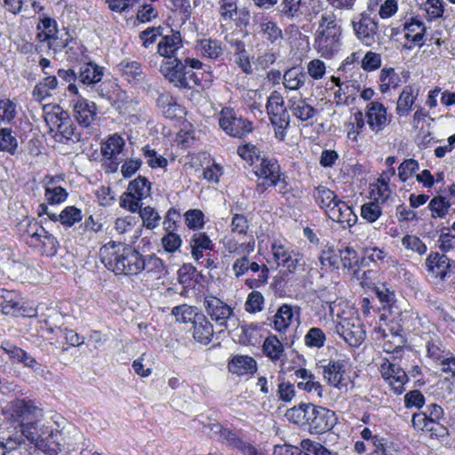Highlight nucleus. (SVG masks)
<instances>
[{"mask_svg": "<svg viewBox=\"0 0 455 455\" xmlns=\"http://www.w3.org/2000/svg\"><path fill=\"white\" fill-rule=\"evenodd\" d=\"M328 217L342 225L343 228L354 226L357 220V216L352 208L342 200L338 202L335 208L328 210Z\"/></svg>", "mask_w": 455, "mask_h": 455, "instance_id": "393cba45", "label": "nucleus"}, {"mask_svg": "<svg viewBox=\"0 0 455 455\" xmlns=\"http://www.w3.org/2000/svg\"><path fill=\"white\" fill-rule=\"evenodd\" d=\"M339 259L345 268L353 269L358 266L360 258L356 251L347 246L343 250H339Z\"/></svg>", "mask_w": 455, "mask_h": 455, "instance_id": "338daca9", "label": "nucleus"}, {"mask_svg": "<svg viewBox=\"0 0 455 455\" xmlns=\"http://www.w3.org/2000/svg\"><path fill=\"white\" fill-rule=\"evenodd\" d=\"M60 222L68 228L74 226L83 219L82 211L76 206H67L60 213Z\"/></svg>", "mask_w": 455, "mask_h": 455, "instance_id": "bf43d9fd", "label": "nucleus"}, {"mask_svg": "<svg viewBox=\"0 0 455 455\" xmlns=\"http://www.w3.org/2000/svg\"><path fill=\"white\" fill-rule=\"evenodd\" d=\"M266 108L269 116L270 121L277 119L278 117H289L287 112L288 107H284L283 97L277 91H274L269 95L266 105Z\"/></svg>", "mask_w": 455, "mask_h": 455, "instance_id": "58836bf2", "label": "nucleus"}, {"mask_svg": "<svg viewBox=\"0 0 455 455\" xmlns=\"http://www.w3.org/2000/svg\"><path fill=\"white\" fill-rule=\"evenodd\" d=\"M228 368L233 374L244 376L257 371V363L249 355H236L228 362Z\"/></svg>", "mask_w": 455, "mask_h": 455, "instance_id": "c756f323", "label": "nucleus"}, {"mask_svg": "<svg viewBox=\"0 0 455 455\" xmlns=\"http://www.w3.org/2000/svg\"><path fill=\"white\" fill-rule=\"evenodd\" d=\"M79 81L85 85H92L101 81L103 69L95 63L88 62L81 65L78 72Z\"/></svg>", "mask_w": 455, "mask_h": 455, "instance_id": "a19ab883", "label": "nucleus"}, {"mask_svg": "<svg viewBox=\"0 0 455 455\" xmlns=\"http://www.w3.org/2000/svg\"><path fill=\"white\" fill-rule=\"evenodd\" d=\"M101 262L116 275L140 273L141 256L138 251L114 242L103 245L100 251Z\"/></svg>", "mask_w": 455, "mask_h": 455, "instance_id": "f03ea898", "label": "nucleus"}, {"mask_svg": "<svg viewBox=\"0 0 455 455\" xmlns=\"http://www.w3.org/2000/svg\"><path fill=\"white\" fill-rule=\"evenodd\" d=\"M172 315L176 317L178 322L184 323H192L194 325L198 316L202 314L197 312L196 307L183 304L173 307Z\"/></svg>", "mask_w": 455, "mask_h": 455, "instance_id": "4d7b16f0", "label": "nucleus"}, {"mask_svg": "<svg viewBox=\"0 0 455 455\" xmlns=\"http://www.w3.org/2000/svg\"><path fill=\"white\" fill-rule=\"evenodd\" d=\"M444 4L443 0H426L421 4L420 10L427 21H433L443 17Z\"/></svg>", "mask_w": 455, "mask_h": 455, "instance_id": "603ef678", "label": "nucleus"}, {"mask_svg": "<svg viewBox=\"0 0 455 455\" xmlns=\"http://www.w3.org/2000/svg\"><path fill=\"white\" fill-rule=\"evenodd\" d=\"M336 332L349 346L357 347L365 339V331L358 317H339L336 324Z\"/></svg>", "mask_w": 455, "mask_h": 455, "instance_id": "9d476101", "label": "nucleus"}, {"mask_svg": "<svg viewBox=\"0 0 455 455\" xmlns=\"http://www.w3.org/2000/svg\"><path fill=\"white\" fill-rule=\"evenodd\" d=\"M156 105L163 115L173 119L183 113V110L176 100L168 92H162L156 99Z\"/></svg>", "mask_w": 455, "mask_h": 455, "instance_id": "4c0bfd02", "label": "nucleus"}, {"mask_svg": "<svg viewBox=\"0 0 455 455\" xmlns=\"http://www.w3.org/2000/svg\"><path fill=\"white\" fill-rule=\"evenodd\" d=\"M304 340L307 347L320 348L324 346L326 336L322 329L313 327L308 330Z\"/></svg>", "mask_w": 455, "mask_h": 455, "instance_id": "0e129e2a", "label": "nucleus"}, {"mask_svg": "<svg viewBox=\"0 0 455 455\" xmlns=\"http://www.w3.org/2000/svg\"><path fill=\"white\" fill-rule=\"evenodd\" d=\"M36 29L38 30L36 38L42 43L53 36L54 34H59L56 20L49 17L41 19L36 26Z\"/></svg>", "mask_w": 455, "mask_h": 455, "instance_id": "5fc2aeb1", "label": "nucleus"}, {"mask_svg": "<svg viewBox=\"0 0 455 455\" xmlns=\"http://www.w3.org/2000/svg\"><path fill=\"white\" fill-rule=\"evenodd\" d=\"M21 308L19 296L7 290H0V309L4 315H16Z\"/></svg>", "mask_w": 455, "mask_h": 455, "instance_id": "c03bdc74", "label": "nucleus"}, {"mask_svg": "<svg viewBox=\"0 0 455 455\" xmlns=\"http://www.w3.org/2000/svg\"><path fill=\"white\" fill-rule=\"evenodd\" d=\"M427 271L435 277L444 280L450 269V259L445 254L430 253L426 259Z\"/></svg>", "mask_w": 455, "mask_h": 455, "instance_id": "cd10ccee", "label": "nucleus"}, {"mask_svg": "<svg viewBox=\"0 0 455 455\" xmlns=\"http://www.w3.org/2000/svg\"><path fill=\"white\" fill-rule=\"evenodd\" d=\"M189 67L192 69H199L203 63L188 56H180V58L171 60H164L160 66V72L171 84L180 89H190L189 79L194 76V72L187 70Z\"/></svg>", "mask_w": 455, "mask_h": 455, "instance_id": "7ed1b4c3", "label": "nucleus"}, {"mask_svg": "<svg viewBox=\"0 0 455 455\" xmlns=\"http://www.w3.org/2000/svg\"><path fill=\"white\" fill-rule=\"evenodd\" d=\"M315 48L324 58H331L340 49L341 35L315 36Z\"/></svg>", "mask_w": 455, "mask_h": 455, "instance_id": "c85d7f7f", "label": "nucleus"}, {"mask_svg": "<svg viewBox=\"0 0 455 455\" xmlns=\"http://www.w3.org/2000/svg\"><path fill=\"white\" fill-rule=\"evenodd\" d=\"M220 21L222 26L234 23L237 28H246L250 23L251 12L246 7H238V0H219Z\"/></svg>", "mask_w": 455, "mask_h": 455, "instance_id": "0eeeda50", "label": "nucleus"}, {"mask_svg": "<svg viewBox=\"0 0 455 455\" xmlns=\"http://www.w3.org/2000/svg\"><path fill=\"white\" fill-rule=\"evenodd\" d=\"M213 334V326L211 322L205 317V315H199L197 321H196V323L194 324V339L201 344L207 345L212 341Z\"/></svg>", "mask_w": 455, "mask_h": 455, "instance_id": "ea45409f", "label": "nucleus"}, {"mask_svg": "<svg viewBox=\"0 0 455 455\" xmlns=\"http://www.w3.org/2000/svg\"><path fill=\"white\" fill-rule=\"evenodd\" d=\"M391 321V323L387 324L386 328L378 327L374 331L377 334H379L383 339V349L387 353L398 352L405 344L404 331L403 329V323L400 322Z\"/></svg>", "mask_w": 455, "mask_h": 455, "instance_id": "4468645a", "label": "nucleus"}, {"mask_svg": "<svg viewBox=\"0 0 455 455\" xmlns=\"http://www.w3.org/2000/svg\"><path fill=\"white\" fill-rule=\"evenodd\" d=\"M293 309L291 305L283 304L273 316L272 326L279 332H285L293 319Z\"/></svg>", "mask_w": 455, "mask_h": 455, "instance_id": "37998d69", "label": "nucleus"}, {"mask_svg": "<svg viewBox=\"0 0 455 455\" xmlns=\"http://www.w3.org/2000/svg\"><path fill=\"white\" fill-rule=\"evenodd\" d=\"M311 405V403L302 404L299 407H293L291 409H289L285 416L290 421L294 422L295 424H307V412H309V406Z\"/></svg>", "mask_w": 455, "mask_h": 455, "instance_id": "e2e57ef3", "label": "nucleus"}, {"mask_svg": "<svg viewBox=\"0 0 455 455\" xmlns=\"http://www.w3.org/2000/svg\"><path fill=\"white\" fill-rule=\"evenodd\" d=\"M157 53L165 60L188 56L180 33L175 31L171 35L163 36L157 44Z\"/></svg>", "mask_w": 455, "mask_h": 455, "instance_id": "6ab92c4d", "label": "nucleus"}, {"mask_svg": "<svg viewBox=\"0 0 455 455\" xmlns=\"http://www.w3.org/2000/svg\"><path fill=\"white\" fill-rule=\"evenodd\" d=\"M308 80L307 73L301 68H291L283 76V84L285 89L299 91Z\"/></svg>", "mask_w": 455, "mask_h": 455, "instance_id": "c9c22d12", "label": "nucleus"}, {"mask_svg": "<svg viewBox=\"0 0 455 455\" xmlns=\"http://www.w3.org/2000/svg\"><path fill=\"white\" fill-rule=\"evenodd\" d=\"M419 168V165L417 160L412 158L405 159L398 167V177L400 180L405 182Z\"/></svg>", "mask_w": 455, "mask_h": 455, "instance_id": "774afa93", "label": "nucleus"}, {"mask_svg": "<svg viewBox=\"0 0 455 455\" xmlns=\"http://www.w3.org/2000/svg\"><path fill=\"white\" fill-rule=\"evenodd\" d=\"M211 430L217 435L220 442L233 450H237L243 455H261L252 442L245 440L237 433L223 427L220 424H212Z\"/></svg>", "mask_w": 455, "mask_h": 455, "instance_id": "6e6552de", "label": "nucleus"}, {"mask_svg": "<svg viewBox=\"0 0 455 455\" xmlns=\"http://www.w3.org/2000/svg\"><path fill=\"white\" fill-rule=\"evenodd\" d=\"M140 216L143 226L148 229H154L159 226L161 217L157 211L151 206H146L140 210Z\"/></svg>", "mask_w": 455, "mask_h": 455, "instance_id": "680f3d73", "label": "nucleus"}, {"mask_svg": "<svg viewBox=\"0 0 455 455\" xmlns=\"http://www.w3.org/2000/svg\"><path fill=\"white\" fill-rule=\"evenodd\" d=\"M364 117L372 132L378 134L389 124L387 108L379 101H371L366 105Z\"/></svg>", "mask_w": 455, "mask_h": 455, "instance_id": "aec40b11", "label": "nucleus"}, {"mask_svg": "<svg viewBox=\"0 0 455 455\" xmlns=\"http://www.w3.org/2000/svg\"><path fill=\"white\" fill-rule=\"evenodd\" d=\"M342 29L335 13L332 11L322 12L316 36L341 35Z\"/></svg>", "mask_w": 455, "mask_h": 455, "instance_id": "f704fd0d", "label": "nucleus"}, {"mask_svg": "<svg viewBox=\"0 0 455 455\" xmlns=\"http://www.w3.org/2000/svg\"><path fill=\"white\" fill-rule=\"evenodd\" d=\"M27 441L26 435L22 433L14 432L9 435L1 442L0 455H32L36 447Z\"/></svg>", "mask_w": 455, "mask_h": 455, "instance_id": "a211bd4d", "label": "nucleus"}, {"mask_svg": "<svg viewBox=\"0 0 455 455\" xmlns=\"http://www.w3.org/2000/svg\"><path fill=\"white\" fill-rule=\"evenodd\" d=\"M355 37L365 46L374 44L379 37V26L375 17L369 12H363L355 15L351 20Z\"/></svg>", "mask_w": 455, "mask_h": 455, "instance_id": "423d86ee", "label": "nucleus"}, {"mask_svg": "<svg viewBox=\"0 0 455 455\" xmlns=\"http://www.w3.org/2000/svg\"><path fill=\"white\" fill-rule=\"evenodd\" d=\"M280 165L275 158L263 157L255 171L259 179H267L269 184H276L281 174Z\"/></svg>", "mask_w": 455, "mask_h": 455, "instance_id": "473e14b6", "label": "nucleus"}, {"mask_svg": "<svg viewBox=\"0 0 455 455\" xmlns=\"http://www.w3.org/2000/svg\"><path fill=\"white\" fill-rule=\"evenodd\" d=\"M308 421L312 434H323L331 430L337 422L336 414L333 411L322 406H309Z\"/></svg>", "mask_w": 455, "mask_h": 455, "instance_id": "f8f14e48", "label": "nucleus"}, {"mask_svg": "<svg viewBox=\"0 0 455 455\" xmlns=\"http://www.w3.org/2000/svg\"><path fill=\"white\" fill-rule=\"evenodd\" d=\"M313 196L315 203L324 210L327 216L328 210L332 209V207L335 208L338 202H341L332 190L322 185L314 189Z\"/></svg>", "mask_w": 455, "mask_h": 455, "instance_id": "e433bc0d", "label": "nucleus"}, {"mask_svg": "<svg viewBox=\"0 0 455 455\" xmlns=\"http://www.w3.org/2000/svg\"><path fill=\"white\" fill-rule=\"evenodd\" d=\"M263 351L265 355L272 361L281 360L284 355L283 343L276 336H268L263 343Z\"/></svg>", "mask_w": 455, "mask_h": 455, "instance_id": "864d4df0", "label": "nucleus"}, {"mask_svg": "<svg viewBox=\"0 0 455 455\" xmlns=\"http://www.w3.org/2000/svg\"><path fill=\"white\" fill-rule=\"evenodd\" d=\"M450 207V203L443 196L434 197L428 204L433 218H443Z\"/></svg>", "mask_w": 455, "mask_h": 455, "instance_id": "69168bd1", "label": "nucleus"}, {"mask_svg": "<svg viewBox=\"0 0 455 455\" xmlns=\"http://www.w3.org/2000/svg\"><path fill=\"white\" fill-rule=\"evenodd\" d=\"M219 123L221 129L233 137H242L251 131V124L232 109H223Z\"/></svg>", "mask_w": 455, "mask_h": 455, "instance_id": "dca6fc26", "label": "nucleus"}, {"mask_svg": "<svg viewBox=\"0 0 455 455\" xmlns=\"http://www.w3.org/2000/svg\"><path fill=\"white\" fill-rule=\"evenodd\" d=\"M197 51L202 56L217 60L223 54L221 43L216 39H202L196 44Z\"/></svg>", "mask_w": 455, "mask_h": 455, "instance_id": "8fccbe9b", "label": "nucleus"}, {"mask_svg": "<svg viewBox=\"0 0 455 455\" xmlns=\"http://www.w3.org/2000/svg\"><path fill=\"white\" fill-rule=\"evenodd\" d=\"M44 117L50 132L56 131L57 141L64 143L68 140H79L80 134L76 132V127L68 113L62 110L60 106H53L49 111L44 108Z\"/></svg>", "mask_w": 455, "mask_h": 455, "instance_id": "20e7f679", "label": "nucleus"}, {"mask_svg": "<svg viewBox=\"0 0 455 455\" xmlns=\"http://www.w3.org/2000/svg\"><path fill=\"white\" fill-rule=\"evenodd\" d=\"M18 148V140L10 128L0 130V151L13 155Z\"/></svg>", "mask_w": 455, "mask_h": 455, "instance_id": "13d9d810", "label": "nucleus"}, {"mask_svg": "<svg viewBox=\"0 0 455 455\" xmlns=\"http://www.w3.org/2000/svg\"><path fill=\"white\" fill-rule=\"evenodd\" d=\"M141 271L154 279H160L167 272L164 261L155 254L141 256L140 273Z\"/></svg>", "mask_w": 455, "mask_h": 455, "instance_id": "7c9ffc66", "label": "nucleus"}, {"mask_svg": "<svg viewBox=\"0 0 455 455\" xmlns=\"http://www.w3.org/2000/svg\"><path fill=\"white\" fill-rule=\"evenodd\" d=\"M191 253L196 260L203 258L204 250H212L213 244L210 237L204 232L195 233L189 241Z\"/></svg>", "mask_w": 455, "mask_h": 455, "instance_id": "09e8293b", "label": "nucleus"}, {"mask_svg": "<svg viewBox=\"0 0 455 455\" xmlns=\"http://www.w3.org/2000/svg\"><path fill=\"white\" fill-rule=\"evenodd\" d=\"M347 136L352 141H357L358 136L365 129V117L362 111L355 112L346 124Z\"/></svg>", "mask_w": 455, "mask_h": 455, "instance_id": "3c124183", "label": "nucleus"}, {"mask_svg": "<svg viewBox=\"0 0 455 455\" xmlns=\"http://www.w3.org/2000/svg\"><path fill=\"white\" fill-rule=\"evenodd\" d=\"M28 235L29 236L28 243L34 247L40 246L42 254L51 257L57 253L59 247L57 239L36 222L29 225Z\"/></svg>", "mask_w": 455, "mask_h": 455, "instance_id": "ddd939ff", "label": "nucleus"}, {"mask_svg": "<svg viewBox=\"0 0 455 455\" xmlns=\"http://www.w3.org/2000/svg\"><path fill=\"white\" fill-rule=\"evenodd\" d=\"M125 145L124 140L119 134L115 133L108 137V139L101 145L102 156L108 159L114 160L120 155Z\"/></svg>", "mask_w": 455, "mask_h": 455, "instance_id": "49530a36", "label": "nucleus"}, {"mask_svg": "<svg viewBox=\"0 0 455 455\" xmlns=\"http://www.w3.org/2000/svg\"><path fill=\"white\" fill-rule=\"evenodd\" d=\"M257 31L264 41L275 46L281 45L284 39L283 29L269 17L261 18Z\"/></svg>", "mask_w": 455, "mask_h": 455, "instance_id": "5701e85b", "label": "nucleus"}, {"mask_svg": "<svg viewBox=\"0 0 455 455\" xmlns=\"http://www.w3.org/2000/svg\"><path fill=\"white\" fill-rule=\"evenodd\" d=\"M7 420L20 427L19 433L26 435L31 443L45 455H58L60 444L57 442L58 431L52 426L41 424L44 409L38 403L28 398H17L9 402L4 409Z\"/></svg>", "mask_w": 455, "mask_h": 455, "instance_id": "f257e3e1", "label": "nucleus"}, {"mask_svg": "<svg viewBox=\"0 0 455 455\" xmlns=\"http://www.w3.org/2000/svg\"><path fill=\"white\" fill-rule=\"evenodd\" d=\"M379 371L395 393L400 395L404 391L403 386L408 381V376L402 367L384 358L380 363Z\"/></svg>", "mask_w": 455, "mask_h": 455, "instance_id": "f3484780", "label": "nucleus"}, {"mask_svg": "<svg viewBox=\"0 0 455 455\" xmlns=\"http://www.w3.org/2000/svg\"><path fill=\"white\" fill-rule=\"evenodd\" d=\"M276 11L280 17L288 20H299L303 15L301 0H282Z\"/></svg>", "mask_w": 455, "mask_h": 455, "instance_id": "a18cd8bd", "label": "nucleus"}, {"mask_svg": "<svg viewBox=\"0 0 455 455\" xmlns=\"http://www.w3.org/2000/svg\"><path fill=\"white\" fill-rule=\"evenodd\" d=\"M288 110L297 119L307 122L316 115V109L301 97H291L288 99Z\"/></svg>", "mask_w": 455, "mask_h": 455, "instance_id": "bb28decb", "label": "nucleus"}, {"mask_svg": "<svg viewBox=\"0 0 455 455\" xmlns=\"http://www.w3.org/2000/svg\"><path fill=\"white\" fill-rule=\"evenodd\" d=\"M295 377L299 379L297 387L300 390H304L317 398L323 395V385L315 380V375L306 368H299L294 371Z\"/></svg>", "mask_w": 455, "mask_h": 455, "instance_id": "b1692460", "label": "nucleus"}, {"mask_svg": "<svg viewBox=\"0 0 455 455\" xmlns=\"http://www.w3.org/2000/svg\"><path fill=\"white\" fill-rule=\"evenodd\" d=\"M323 380L331 387L341 390L347 386L348 376L346 370V362L340 359H330L322 365Z\"/></svg>", "mask_w": 455, "mask_h": 455, "instance_id": "2eb2a0df", "label": "nucleus"}, {"mask_svg": "<svg viewBox=\"0 0 455 455\" xmlns=\"http://www.w3.org/2000/svg\"><path fill=\"white\" fill-rule=\"evenodd\" d=\"M59 177H52L45 183L44 197L49 204H59L66 201L68 193L60 184Z\"/></svg>", "mask_w": 455, "mask_h": 455, "instance_id": "72a5a7b5", "label": "nucleus"}, {"mask_svg": "<svg viewBox=\"0 0 455 455\" xmlns=\"http://www.w3.org/2000/svg\"><path fill=\"white\" fill-rule=\"evenodd\" d=\"M204 305L207 315L220 327L228 329V323L235 318L234 310L220 299L208 294L204 296Z\"/></svg>", "mask_w": 455, "mask_h": 455, "instance_id": "1a4fd4ad", "label": "nucleus"}, {"mask_svg": "<svg viewBox=\"0 0 455 455\" xmlns=\"http://www.w3.org/2000/svg\"><path fill=\"white\" fill-rule=\"evenodd\" d=\"M232 272L235 278H241L250 272L258 273L257 278H248L245 284L251 288H256L261 284L267 283L269 269L265 264H259L250 259L249 254L245 253L236 257L232 264Z\"/></svg>", "mask_w": 455, "mask_h": 455, "instance_id": "39448f33", "label": "nucleus"}, {"mask_svg": "<svg viewBox=\"0 0 455 455\" xmlns=\"http://www.w3.org/2000/svg\"><path fill=\"white\" fill-rule=\"evenodd\" d=\"M404 37L411 44H404V47L411 50L414 46H422L424 44V36L427 28L423 21L418 17H411L403 24Z\"/></svg>", "mask_w": 455, "mask_h": 455, "instance_id": "4be33fe9", "label": "nucleus"}, {"mask_svg": "<svg viewBox=\"0 0 455 455\" xmlns=\"http://www.w3.org/2000/svg\"><path fill=\"white\" fill-rule=\"evenodd\" d=\"M151 184L142 176H139L128 185L126 197H132L137 200H142L150 195Z\"/></svg>", "mask_w": 455, "mask_h": 455, "instance_id": "de8ad7c7", "label": "nucleus"}, {"mask_svg": "<svg viewBox=\"0 0 455 455\" xmlns=\"http://www.w3.org/2000/svg\"><path fill=\"white\" fill-rule=\"evenodd\" d=\"M376 293L379 301L383 305V310L385 312H388L391 321L399 318V321L403 322V313L396 306V299L394 291H391L383 285L382 287L377 288Z\"/></svg>", "mask_w": 455, "mask_h": 455, "instance_id": "2f4dec72", "label": "nucleus"}, {"mask_svg": "<svg viewBox=\"0 0 455 455\" xmlns=\"http://www.w3.org/2000/svg\"><path fill=\"white\" fill-rule=\"evenodd\" d=\"M271 251L277 267H282L290 273L296 272L298 267L301 265V254L284 242L275 241L271 245Z\"/></svg>", "mask_w": 455, "mask_h": 455, "instance_id": "9b49d317", "label": "nucleus"}, {"mask_svg": "<svg viewBox=\"0 0 455 455\" xmlns=\"http://www.w3.org/2000/svg\"><path fill=\"white\" fill-rule=\"evenodd\" d=\"M369 450H371V455H399L397 445L382 436L375 439Z\"/></svg>", "mask_w": 455, "mask_h": 455, "instance_id": "6e6d98bb", "label": "nucleus"}, {"mask_svg": "<svg viewBox=\"0 0 455 455\" xmlns=\"http://www.w3.org/2000/svg\"><path fill=\"white\" fill-rule=\"evenodd\" d=\"M390 195L391 190L387 180H385L383 178H379L377 183L373 185L371 188V196L374 199L373 202L384 204L388 200Z\"/></svg>", "mask_w": 455, "mask_h": 455, "instance_id": "052dcab7", "label": "nucleus"}, {"mask_svg": "<svg viewBox=\"0 0 455 455\" xmlns=\"http://www.w3.org/2000/svg\"><path fill=\"white\" fill-rule=\"evenodd\" d=\"M73 114L77 123L84 128L89 127L96 119V105L92 101L77 97L72 100Z\"/></svg>", "mask_w": 455, "mask_h": 455, "instance_id": "412c9836", "label": "nucleus"}, {"mask_svg": "<svg viewBox=\"0 0 455 455\" xmlns=\"http://www.w3.org/2000/svg\"><path fill=\"white\" fill-rule=\"evenodd\" d=\"M418 96V92L411 85H406L403 88L397 102H396V113L400 116H406L411 110Z\"/></svg>", "mask_w": 455, "mask_h": 455, "instance_id": "79ce46f5", "label": "nucleus"}, {"mask_svg": "<svg viewBox=\"0 0 455 455\" xmlns=\"http://www.w3.org/2000/svg\"><path fill=\"white\" fill-rule=\"evenodd\" d=\"M116 71L130 84H139L144 80L142 66L136 60L125 59L116 65Z\"/></svg>", "mask_w": 455, "mask_h": 455, "instance_id": "a878e982", "label": "nucleus"}]
</instances>
